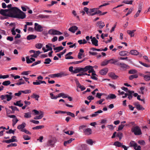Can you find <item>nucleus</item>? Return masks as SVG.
Masks as SVG:
<instances>
[{
  "instance_id": "dca6fc26",
  "label": "nucleus",
  "mask_w": 150,
  "mask_h": 150,
  "mask_svg": "<svg viewBox=\"0 0 150 150\" xmlns=\"http://www.w3.org/2000/svg\"><path fill=\"white\" fill-rule=\"evenodd\" d=\"M26 62L28 64H29L32 63L33 62H34L35 61V59L31 57L30 58L29 56H27L26 57Z\"/></svg>"
},
{
  "instance_id": "aec40b11",
  "label": "nucleus",
  "mask_w": 150,
  "mask_h": 150,
  "mask_svg": "<svg viewBox=\"0 0 150 150\" xmlns=\"http://www.w3.org/2000/svg\"><path fill=\"white\" fill-rule=\"evenodd\" d=\"M91 41L92 44L95 46H97L98 45V40L96 39V38L94 37L91 40Z\"/></svg>"
},
{
  "instance_id": "2eb2a0df",
  "label": "nucleus",
  "mask_w": 150,
  "mask_h": 150,
  "mask_svg": "<svg viewBox=\"0 0 150 150\" xmlns=\"http://www.w3.org/2000/svg\"><path fill=\"white\" fill-rule=\"evenodd\" d=\"M58 77H62L67 76L69 74L65 72H61L59 73H57Z\"/></svg>"
},
{
  "instance_id": "5701e85b",
  "label": "nucleus",
  "mask_w": 150,
  "mask_h": 150,
  "mask_svg": "<svg viewBox=\"0 0 150 150\" xmlns=\"http://www.w3.org/2000/svg\"><path fill=\"white\" fill-rule=\"evenodd\" d=\"M109 76L112 79H115L118 78V76L116 75L114 73L111 72L109 74Z\"/></svg>"
},
{
  "instance_id": "cd10ccee",
  "label": "nucleus",
  "mask_w": 150,
  "mask_h": 150,
  "mask_svg": "<svg viewBox=\"0 0 150 150\" xmlns=\"http://www.w3.org/2000/svg\"><path fill=\"white\" fill-rule=\"evenodd\" d=\"M37 37L36 35H28L27 37V40H30L35 39Z\"/></svg>"
},
{
  "instance_id": "c03bdc74",
  "label": "nucleus",
  "mask_w": 150,
  "mask_h": 150,
  "mask_svg": "<svg viewBox=\"0 0 150 150\" xmlns=\"http://www.w3.org/2000/svg\"><path fill=\"white\" fill-rule=\"evenodd\" d=\"M11 83V82L10 81L8 80V81H4L2 83V84L3 85L5 86H7L9 85H10Z\"/></svg>"
},
{
  "instance_id": "6e6552de",
  "label": "nucleus",
  "mask_w": 150,
  "mask_h": 150,
  "mask_svg": "<svg viewBox=\"0 0 150 150\" xmlns=\"http://www.w3.org/2000/svg\"><path fill=\"white\" fill-rule=\"evenodd\" d=\"M34 25L35 29L36 31L40 32L43 31V28L40 25H39L38 23H35Z\"/></svg>"
},
{
  "instance_id": "f8f14e48",
  "label": "nucleus",
  "mask_w": 150,
  "mask_h": 150,
  "mask_svg": "<svg viewBox=\"0 0 150 150\" xmlns=\"http://www.w3.org/2000/svg\"><path fill=\"white\" fill-rule=\"evenodd\" d=\"M96 25L100 29H101L105 26V24L104 23L100 21L97 22L96 23Z\"/></svg>"
},
{
  "instance_id": "3c124183",
  "label": "nucleus",
  "mask_w": 150,
  "mask_h": 150,
  "mask_svg": "<svg viewBox=\"0 0 150 150\" xmlns=\"http://www.w3.org/2000/svg\"><path fill=\"white\" fill-rule=\"evenodd\" d=\"M18 119L17 118H15V119H13L12 120V125L13 126H14L18 122Z\"/></svg>"
},
{
  "instance_id": "a18cd8bd",
  "label": "nucleus",
  "mask_w": 150,
  "mask_h": 150,
  "mask_svg": "<svg viewBox=\"0 0 150 150\" xmlns=\"http://www.w3.org/2000/svg\"><path fill=\"white\" fill-rule=\"evenodd\" d=\"M137 71L135 69H131L128 71V73L129 74H134L137 73Z\"/></svg>"
},
{
  "instance_id": "c85d7f7f",
  "label": "nucleus",
  "mask_w": 150,
  "mask_h": 150,
  "mask_svg": "<svg viewBox=\"0 0 150 150\" xmlns=\"http://www.w3.org/2000/svg\"><path fill=\"white\" fill-rule=\"evenodd\" d=\"M129 53V54L133 55H137L139 54V52L136 50H131Z\"/></svg>"
},
{
  "instance_id": "6ab92c4d",
  "label": "nucleus",
  "mask_w": 150,
  "mask_h": 150,
  "mask_svg": "<svg viewBox=\"0 0 150 150\" xmlns=\"http://www.w3.org/2000/svg\"><path fill=\"white\" fill-rule=\"evenodd\" d=\"M40 115L34 117V119L35 120H38L41 119L43 117V113L42 111H40Z\"/></svg>"
},
{
  "instance_id": "a878e982",
  "label": "nucleus",
  "mask_w": 150,
  "mask_h": 150,
  "mask_svg": "<svg viewBox=\"0 0 150 150\" xmlns=\"http://www.w3.org/2000/svg\"><path fill=\"white\" fill-rule=\"evenodd\" d=\"M109 63L111 64H114L116 65V64L118 62V60L117 59H111L108 60Z\"/></svg>"
},
{
  "instance_id": "338daca9",
  "label": "nucleus",
  "mask_w": 150,
  "mask_h": 150,
  "mask_svg": "<svg viewBox=\"0 0 150 150\" xmlns=\"http://www.w3.org/2000/svg\"><path fill=\"white\" fill-rule=\"evenodd\" d=\"M23 137L24 140H30V137L28 136L27 135H24L23 136Z\"/></svg>"
},
{
  "instance_id": "1a4fd4ad",
  "label": "nucleus",
  "mask_w": 150,
  "mask_h": 150,
  "mask_svg": "<svg viewBox=\"0 0 150 150\" xmlns=\"http://www.w3.org/2000/svg\"><path fill=\"white\" fill-rule=\"evenodd\" d=\"M16 137L15 136H12L11 137V139L8 140H6L5 142L8 144L10 143L11 142H17V140L16 139Z\"/></svg>"
},
{
  "instance_id": "423d86ee",
  "label": "nucleus",
  "mask_w": 150,
  "mask_h": 150,
  "mask_svg": "<svg viewBox=\"0 0 150 150\" xmlns=\"http://www.w3.org/2000/svg\"><path fill=\"white\" fill-rule=\"evenodd\" d=\"M49 34L51 35H61L62 33L60 31L55 30L54 29H51L48 32Z\"/></svg>"
},
{
  "instance_id": "b1692460",
  "label": "nucleus",
  "mask_w": 150,
  "mask_h": 150,
  "mask_svg": "<svg viewBox=\"0 0 150 150\" xmlns=\"http://www.w3.org/2000/svg\"><path fill=\"white\" fill-rule=\"evenodd\" d=\"M64 48V47L62 46H59L57 47H54L53 48L54 50H56L55 51V53L59 52L61 50H62Z\"/></svg>"
},
{
  "instance_id": "49530a36",
  "label": "nucleus",
  "mask_w": 150,
  "mask_h": 150,
  "mask_svg": "<svg viewBox=\"0 0 150 150\" xmlns=\"http://www.w3.org/2000/svg\"><path fill=\"white\" fill-rule=\"evenodd\" d=\"M46 47L47 48L46 50H45V51H44V52H47L48 51L50 50L52 51V48L49 45H46Z\"/></svg>"
},
{
  "instance_id": "0e129e2a",
  "label": "nucleus",
  "mask_w": 150,
  "mask_h": 150,
  "mask_svg": "<svg viewBox=\"0 0 150 150\" xmlns=\"http://www.w3.org/2000/svg\"><path fill=\"white\" fill-rule=\"evenodd\" d=\"M41 61L40 60H38V61L35 62H34L32 65L31 66V67H33L36 65H37L38 64H39L41 63Z\"/></svg>"
},
{
  "instance_id": "ddd939ff",
  "label": "nucleus",
  "mask_w": 150,
  "mask_h": 150,
  "mask_svg": "<svg viewBox=\"0 0 150 150\" xmlns=\"http://www.w3.org/2000/svg\"><path fill=\"white\" fill-rule=\"evenodd\" d=\"M26 124L25 122L22 123L21 125H18L17 126V129L20 130L21 131L22 130L25 129L24 128L25 127Z\"/></svg>"
},
{
  "instance_id": "2f4dec72",
  "label": "nucleus",
  "mask_w": 150,
  "mask_h": 150,
  "mask_svg": "<svg viewBox=\"0 0 150 150\" xmlns=\"http://www.w3.org/2000/svg\"><path fill=\"white\" fill-rule=\"evenodd\" d=\"M136 31V30H128L127 31V33L129 35H130L131 37L134 36V32Z\"/></svg>"
},
{
  "instance_id": "603ef678",
  "label": "nucleus",
  "mask_w": 150,
  "mask_h": 150,
  "mask_svg": "<svg viewBox=\"0 0 150 150\" xmlns=\"http://www.w3.org/2000/svg\"><path fill=\"white\" fill-rule=\"evenodd\" d=\"M84 60V59H83V60H82V61L72 62H70L69 64H78L80 63H81Z\"/></svg>"
},
{
  "instance_id": "69168bd1",
  "label": "nucleus",
  "mask_w": 150,
  "mask_h": 150,
  "mask_svg": "<svg viewBox=\"0 0 150 150\" xmlns=\"http://www.w3.org/2000/svg\"><path fill=\"white\" fill-rule=\"evenodd\" d=\"M137 109L138 110H144V108L142 106L140 105L139 104L138 106L136 107Z\"/></svg>"
},
{
  "instance_id": "37998d69",
  "label": "nucleus",
  "mask_w": 150,
  "mask_h": 150,
  "mask_svg": "<svg viewBox=\"0 0 150 150\" xmlns=\"http://www.w3.org/2000/svg\"><path fill=\"white\" fill-rule=\"evenodd\" d=\"M31 113L30 112H28L25 113L24 117L26 118H29L31 117Z\"/></svg>"
},
{
  "instance_id": "9d476101",
  "label": "nucleus",
  "mask_w": 150,
  "mask_h": 150,
  "mask_svg": "<svg viewBox=\"0 0 150 150\" xmlns=\"http://www.w3.org/2000/svg\"><path fill=\"white\" fill-rule=\"evenodd\" d=\"M83 132L86 135H88L91 134L92 130L90 128L84 129H83Z\"/></svg>"
},
{
  "instance_id": "f3484780",
  "label": "nucleus",
  "mask_w": 150,
  "mask_h": 150,
  "mask_svg": "<svg viewBox=\"0 0 150 150\" xmlns=\"http://www.w3.org/2000/svg\"><path fill=\"white\" fill-rule=\"evenodd\" d=\"M140 76L144 77V80L146 81H149L150 80V75H146L143 74H140Z\"/></svg>"
},
{
  "instance_id": "4468645a",
  "label": "nucleus",
  "mask_w": 150,
  "mask_h": 150,
  "mask_svg": "<svg viewBox=\"0 0 150 150\" xmlns=\"http://www.w3.org/2000/svg\"><path fill=\"white\" fill-rule=\"evenodd\" d=\"M78 28L76 26H73L69 29V30L71 32L74 33L77 30Z\"/></svg>"
},
{
  "instance_id": "58836bf2",
  "label": "nucleus",
  "mask_w": 150,
  "mask_h": 150,
  "mask_svg": "<svg viewBox=\"0 0 150 150\" xmlns=\"http://www.w3.org/2000/svg\"><path fill=\"white\" fill-rule=\"evenodd\" d=\"M141 11L142 8L141 7H139L138 8V10L134 15V17L135 18L139 16L140 13Z\"/></svg>"
},
{
  "instance_id": "680f3d73",
  "label": "nucleus",
  "mask_w": 150,
  "mask_h": 150,
  "mask_svg": "<svg viewBox=\"0 0 150 150\" xmlns=\"http://www.w3.org/2000/svg\"><path fill=\"white\" fill-rule=\"evenodd\" d=\"M66 114L67 115H69L72 117H75L74 114V113L71 112H66Z\"/></svg>"
},
{
  "instance_id": "72a5a7b5",
  "label": "nucleus",
  "mask_w": 150,
  "mask_h": 150,
  "mask_svg": "<svg viewBox=\"0 0 150 150\" xmlns=\"http://www.w3.org/2000/svg\"><path fill=\"white\" fill-rule=\"evenodd\" d=\"M41 53V52H40V51H36V52H35L33 55H31V56L32 57L36 58Z\"/></svg>"
},
{
  "instance_id": "f257e3e1",
  "label": "nucleus",
  "mask_w": 150,
  "mask_h": 150,
  "mask_svg": "<svg viewBox=\"0 0 150 150\" xmlns=\"http://www.w3.org/2000/svg\"><path fill=\"white\" fill-rule=\"evenodd\" d=\"M20 9L16 7H12L10 8V13H9V17H12V15H17Z\"/></svg>"
},
{
  "instance_id": "7ed1b4c3",
  "label": "nucleus",
  "mask_w": 150,
  "mask_h": 150,
  "mask_svg": "<svg viewBox=\"0 0 150 150\" xmlns=\"http://www.w3.org/2000/svg\"><path fill=\"white\" fill-rule=\"evenodd\" d=\"M12 18L23 19L25 17L26 15L25 13L20 10L17 15H12Z\"/></svg>"
},
{
  "instance_id": "412c9836",
  "label": "nucleus",
  "mask_w": 150,
  "mask_h": 150,
  "mask_svg": "<svg viewBox=\"0 0 150 150\" xmlns=\"http://www.w3.org/2000/svg\"><path fill=\"white\" fill-rule=\"evenodd\" d=\"M93 67L89 65L86 66L84 68H81L82 71L83 72H86L88 70H89L91 69V68Z\"/></svg>"
},
{
  "instance_id": "6e6d98bb",
  "label": "nucleus",
  "mask_w": 150,
  "mask_h": 150,
  "mask_svg": "<svg viewBox=\"0 0 150 150\" xmlns=\"http://www.w3.org/2000/svg\"><path fill=\"white\" fill-rule=\"evenodd\" d=\"M15 27H13L11 30V32L13 35H16V31L15 30Z\"/></svg>"
},
{
  "instance_id": "774afa93",
  "label": "nucleus",
  "mask_w": 150,
  "mask_h": 150,
  "mask_svg": "<svg viewBox=\"0 0 150 150\" xmlns=\"http://www.w3.org/2000/svg\"><path fill=\"white\" fill-rule=\"evenodd\" d=\"M81 147L83 150H86L87 149V145L86 144H82Z\"/></svg>"
},
{
  "instance_id": "393cba45",
  "label": "nucleus",
  "mask_w": 150,
  "mask_h": 150,
  "mask_svg": "<svg viewBox=\"0 0 150 150\" xmlns=\"http://www.w3.org/2000/svg\"><path fill=\"white\" fill-rule=\"evenodd\" d=\"M103 111L101 110H98L96 112H94V113L90 115V116L91 117H96L97 116L98 114L102 113Z\"/></svg>"
},
{
  "instance_id": "39448f33",
  "label": "nucleus",
  "mask_w": 150,
  "mask_h": 150,
  "mask_svg": "<svg viewBox=\"0 0 150 150\" xmlns=\"http://www.w3.org/2000/svg\"><path fill=\"white\" fill-rule=\"evenodd\" d=\"M56 142V140L55 139L52 138L49 139L47 143L46 146H51L53 147L54 146V144Z\"/></svg>"
},
{
  "instance_id": "de8ad7c7",
  "label": "nucleus",
  "mask_w": 150,
  "mask_h": 150,
  "mask_svg": "<svg viewBox=\"0 0 150 150\" xmlns=\"http://www.w3.org/2000/svg\"><path fill=\"white\" fill-rule=\"evenodd\" d=\"M51 62V59L49 58H47L45 59V61L44 62V64H49Z\"/></svg>"
},
{
  "instance_id": "f03ea898",
  "label": "nucleus",
  "mask_w": 150,
  "mask_h": 150,
  "mask_svg": "<svg viewBox=\"0 0 150 150\" xmlns=\"http://www.w3.org/2000/svg\"><path fill=\"white\" fill-rule=\"evenodd\" d=\"M8 93V94H5L4 95H2L0 96V98L1 100H3L7 98L6 100L8 101H10L12 98V93L11 92H7Z\"/></svg>"
},
{
  "instance_id": "473e14b6",
  "label": "nucleus",
  "mask_w": 150,
  "mask_h": 150,
  "mask_svg": "<svg viewBox=\"0 0 150 150\" xmlns=\"http://www.w3.org/2000/svg\"><path fill=\"white\" fill-rule=\"evenodd\" d=\"M74 139L73 138H71L70 139H69V140L67 141H65L64 142V146H67V144H68L70 143L73 140H74Z\"/></svg>"
},
{
  "instance_id": "bb28decb",
  "label": "nucleus",
  "mask_w": 150,
  "mask_h": 150,
  "mask_svg": "<svg viewBox=\"0 0 150 150\" xmlns=\"http://www.w3.org/2000/svg\"><path fill=\"white\" fill-rule=\"evenodd\" d=\"M116 97V96L115 95L113 94H110L108 96L106 99H113L115 98Z\"/></svg>"
},
{
  "instance_id": "4d7b16f0",
  "label": "nucleus",
  "mask_w": 150,
  "mask_h": 150,
  "mask_svg": "<svg viewBox=\"0 0 150 150\" xmlns=\"http://www.w3.org/2000/svg\"><path fill=\"white\" fill-rule=\"evenodd\" d=\"M133 2V1H128L127 0H125L123 1V2L126 4H132V3Z\"/></svg>"
},
{
  "instance_id": "c756f323",
  "label": "nucleus",
  "mask_w": 150,
  "mask_h": 150,
  "mask_svg": "<svg viewBox=\"0 0 150 150\" xmlns=\"http://www.w3.org/2000/svg\"><path fill=\"white\" fill-rule=\"evenodd\" d=\"M0 13L4 16L9 17V14L6 13L4 9H1L0 10Z\"/></svg>"
},
{
  "instance_id": "13d9d810",
  "label": "nucleus",
  "mask_w": 150,
  "mask_h": 150,
  "mask_svg": "<svg viewBox=\"0 0 150 150\" xmlns=\"http://www.w3.org/2000/svg\"><path fill=\"white\" fill-rule=\"evenodd\" d=\"M21 91L22 93L25 94L29 93L31 92V90L29 89L26 90L24 91Z\"/></svg>"
},
{
  "instance_id": "20e7f679",
  "label": "nucleus",
  "mask_w": 150,
  "mask_h": 150,
  "mask_svg": "<svg viewBox=\"0 0 150 150\" xmlns=\"http://www.w3.org/2000/svg\"><path fill=\"white\" fill-rule=\"evenodd\" d=\"M132 131L134 133L135 135H140L142 134L141 129L137 126L133 127L132 129Z\"/></svg>"
},
{
  "instance_id": "e433bc0d",
  "label": "nucleus",
  "mask_w": 150,
  "mask_h": 150,
  "mask_svg": "<svg viewBox=\"0 0 150 150\" xmlns=\"http://www.w3.org/2000/svg\"><path fill=\"white\" fill-rule=\"evenodd\" d=\"M138 76V75L137 74H133L130 76L129 77V79L130 80H132L134 79L137 78Z\"/></svg>"
},
{
  "instance_id": "79ce46f5",
  "label": "nucleus",
  "mask_w": 150,
  "mask_h": 150,
  "mask_svg": "<svg viewBox=\"0 0 150 150\" xmlns=\"http://www.w3.org/2000/svg\"><path fill=\"white\" fill-rule=\"evenodd\" d=\"M40 96L38 95H36L35 93H33V95L31 96V98H35L36 100H38V98Z\"/></svg>"
},
{
  "instance_id": "f704fd0d",
  "label": "nucleus",
  "mask_w": 150,
  "mask_h": 150,
  "mask_svg": "<svg viewBox=\"0 0 150 150\" xmlns=\"http://www.w3.org/2000/svg\"><path fill=\"white\" fill-rule=\"evenodd\" d=\"M21 100L18 101H17L16 103H14L13 104L15 105L18 106L20 107H21L23 106V103H21Z\"/></svg>"
},
{
  "instance_id": "a19ab883",
  "label": "nucleus",
  "mask_w": 150,
  "mask_h": 150,
  "mask_svg": "<svg viewBox=\"0 0 150 150\" xmlns=\"http://www.w3.org/2000/svg\"><path fill=\"white\" fill-rule=\"evenodd\" d=\"M44 127V125H39L33 128V129H39L43 128Z\"/></svg>"
},
{
  "instance_id": "9b49d317",
  "label": "nucleus",
  "mask_w": 150,
  "mask_h": 150,
  "mask_svg": "<svg viewBox=\"0 0 150 150\" xmlns=\"http://www.w3.org/2000/svg\"><path fill=\"white\" fill-rule=\"evenodd\" d=\"M41 83H45L46 84V82L45 81H42V80H36V81L35 82H33V84L34 85H40Z\"/></svg>"
},
{
  "instance_id": "ea45409f",
  "label": "nucleus",
  "mask_w": 150,
  "mask_h": 150,
  "mask_svg": "<svg viewBox=\"0 0 150 150\" xmlns=\"http://www.w3.org/2000/svg\"><path fill=\"white\" fill-rule=\"evenodd\" d=\"M81 68H76L74 71L73 73H77L79 72L82 71Z\"/></svg>"
},
{
  "instance_id": "09e8293b",
  "label": "nucleus",
  "mask_w": 150,
  "mask_h": 150,
  "mask_svg": "<svg viewBox=\"0 0 150 150\" xmlns=\"http://www.w3.org/2000/svg\"><path fill=\"white\" fill-rule=\"evenodd\" d=\"M99 9V8H96L89 9V14L95 11H98Z\"/></svg>"
},
{
  "instance_id": "bf43d9fd",
  "label": "nucleus",
  "mask_w": 150,
  "mask_h": 150,
  "mask_svg": "<svg viewBox=\"0 0 150 150\" xmlns=\"http://www.w3.org/2000/svg\"><path fill=\"white\" fill-rule=\"evenodd\" d=\"M39 16L40 18H48L49 17V16L45 15L42 14H40Z\"/></svg>"
},
{
  "instance_id": "8fccbe9b",
  "label": "nucleus",
  "mask_w": 150,
  "mask_h": 150,
  "mask_svg": "<svg viewBox=\"0 0 150 150\" xmlns=\"http://www.w3.org/2000/svg\"><path fill=\"white\" fill-rule=\"evenodd\" d=\"M122 133L120 132L117 133L116 135V136L119 138V139L120 140L122 139Z\"/></svg>"
},
{
  "instance_id": "5fc2aeb1",
  "label": "nucleus",
  "mask_w": 150,
  "mask_h": 150,
  "mask_svg": "<svg viewBox=\"0 0 150 150\" xmlns=\"http://www.w3.org/2000/svg\"><path fill=\"white\" fill-rule=\"evenodd\" d=\"M125 126V125L122 124L119 125L117 128V131L122 130Z\"/></svg>"
},
{
  "instance_id": "052dcab7",
  "label": "nucleus",
  "mask_w": 150,
  "mask_h": 150,
  "mask_svg": "<svg viewBox=\"0 0 150 150\" xmlns=\"http://www.w3.org/2000/svg\"><path fill=\"white\" fill-rule=\"evenodd\" d=\"M86 143L88 144L92 145H93V142L92 139H88L86 140Z\"/></svg>"
},
{
  "instance_id": "c9c22d12",
  "label": "nucleus",
  "mask_w": 150,
  "mask_h": 150,
  "mask_svg": "<svg viewBox=\"0 0 150 150\" xmlns=\"http://www.w3.org/2000/svg\"><path fill=\"white\" fill-rule=\"evenodd\" d=\"M88 73L90 74L91 73H92V76L96 75V74L95 73V71H94L93 67L91 68V69L88 71Z\"/></svg>"
},
{
  "instance_id": "a211bd4d",
  "label": "nucleus",
  "mask_w": 150,
  "mask_h": 150,
  "mask_svg": "<svg viewBox=\"0 0 150 150\" xmlns=\"http://www.w3.org/2000/svg\"><path fill=\"white\" fill-rule=\"evenodd\" d=\"M119 54L121 56H128L129 54V53L127 51H122L119 52Z\"/></svg>"
},
{
  "instance_id": "4c0bfd02",
  "label": "nucleus",
  "mask_w": 150,
  "mask_h": 150,
  "mask_svg": "<svg viewBox=\"0 0 150 150\" xmlns=\"http://www.w3.org/2000/svg\"><path fill=\"white\" fill-rule=\"evenodd\" d=\"M113 145L118 147H121L122 144L118 141H116L114 143Z\"/></svg>"
},
{
  "instance_id": "864d4df0",
  "label": "nucleus",
  "mask_w": 150,
  "mask_h": 150,
  "mask_svg": "<svg viewBox=\"0 0 150 150\" xmlns=\"http://www.w3.org/2000/svg\"><path fill=\"white\" fill-rule=\"evenodd\" d=\"M109 63L108 60H105L101 63V65L102 66H105L108 64Z\"/></svg>"
},
{
  "instance_id": "4be33fe9",
  "label": "nucleus",
  "mask_w": 150,
  "mask_h": 150,
  "mask_svg": "<svg viewBox=\"0 0 150 150\" xmlns=\"http://www.w3.org/2000/svg\"><path fill=\"white\" fill-rule=\"evenodd\" d=\"M108 71V69L107 68H105L101 70L100 71V73L102 75H105L107 74Z\"/></svg>"
},
{
  "instance_id": "e2e57ef3",
  "label": "nucleus",
  "mask_w": 150,
  "mask_h": 150,
  "mask_svg": "<svg viewBox=\"0 0 150 150\" xmlns=\"http://www.w3.org/2000/svg\"><path fill=\"white\" fill-rule=\"evenodd\" d=\"M64 133H66L67 134L69 135H72L74 133V132L73 131H70L68 130L67 131L64 132Z\"/></svg>"
},
{
  "instance_id": "0eeeda50",
  "label": "nucleus",
  "mask_w": 150,
  "mask_h": 150,
  "mask_svg": "<svg viewBox=\"0 0 150 150\" xmlns=\"http://www.w3.org/2000/svg\"><path fill=\"white\" fill-rule=\"evenodd\" d=\"M116 65L120 67L121 68L123 69H127L129 68V66L123 63L117 62L116 64Z\"/></svg>"
},
{
  "instance_id": "7c9ffc66",
  "label": "nucleus",
  "mask_w": 150,
  "mask_h": 150,
  "mask_svg": "<svg viewBox=\"0 0 150 150\" xmlns=\"http://www.w3.org/2000/svg\"><path fill=\"white\" fill-rule=\"evenodd\" d=\"M137 145V143L134 141H132L130 143V146L134 148H135Z\"/></svg>"
}]
</instances>
